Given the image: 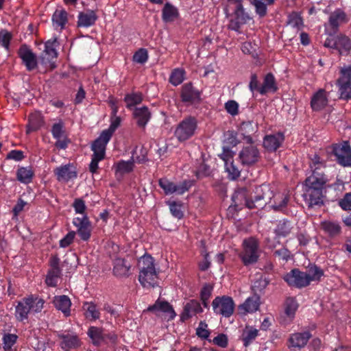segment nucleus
Wrapping results in <instances>:
<instances>
[{"instance_id": "f257e3e1", "label": "nucleus", "mask_w": 351, "mask_h": 351, "mask_svg": "<svg viewBox=\"0 0 351 351\" xmlns=\"http://www.w3.org/2000/svg\"><path fill=\"white\" fill-rule=\"evenodd\" d=\"M273 191L269 184L256 186L250 197L246 188L238 189L232 195V200L237 204L239 202L249 209L263 208L265 205L271 203Z\"/></svg>"}, {"instance_id": "f03ea898", "label": "nucleus", "mask_w": 351, "mask_h": 351, "mask_svg": "<svg viewBox=\"0 0 351 351\" xmlns=\"http://www.w3.org/2000/svg\"><path fill=\"white\" fill-rule=\"evenodd\" d=\"M328 178L307 177L304 181L306 186L304 199L309 208L321 206L324 204L323 191Z\"/></svg>"}, {"instance_id": "7ed1b4c3", "label": "nucleus", "mask_w": 351, "mask_h": 351, "mask_svg": "<svg viewBox=\"0 0 351 351\" xmlns=\"http://www.w3.org/2000/svg\"><path fill=\"white\" fill-rule=\"evenodd\" d=\"M197 129V119L195 117L187 116L176 125L174 136L178 142L184 143L195 135Z\"/></svg>"}, {"instance_id": "20e7f679", "label": "nucleus", "mask_w": 351, "mask_h": 351, "mask_svg": "<svg viewBox=\"0 0 351 351\" xmlns=\"http://www.w3.org/2000/svg\"><path fill=\"white\" fill-rule=\"evenodd\" d=\"M243 250L240 258L245 266L256 263L260 256L259 243L257 239L250 237L243 242Z\"/></svg>"}, {"instance_id": "39448f33", "label": "nucleus", "mask_w": 351, "mask_h": 351, "mask_svg": "<svg viewBox=\"0 0 351 351\" xmlns=\"http://www.w3.org/2000/svg\"><path fill=\"white\" fill-rule=\"evenodd\" d=\"M212 306L215 313L230 317L234 313L235 304L231 297L223 295L216 297Z\"/></svg>"}, {"instance_id": "423d86ee", "label": "nucleus", "mask_w": 351, "mask_h": 351, "mask_svg": "<svg viewBox=\"0 0 351 351\" xmlns=\"http://www.w3.org/2000/svg\"><path fill=\"white\" fill-rule=\"evenodd\" d=\"M348 21L349 19L343 10L336 9L329 16L328 25H325L326 31L329 36H333L338 32L339 27Z\"/></svg>"}, {"instance_id": "0eeeda50", "label": "nucleus", "mask_w": 351, "mask_h": 351, "mask_svg": "<svg viewBox=\"0 0 351 351\" xmlns=\"http://www.w3.org/2000/svg\"><path fill=\"white\" fill-rule=\"evenodd\" d=\"M260 157L258 148L252 144L243 147L239 154L241 162L245 166H252L256 163Z\"/></svg>"}, {"instance_id": "6e6552de", "label": "nucleus", "mask_w": 351, "mask_h": 351, "mask_svg": "<svg viewBox=\"0 0 351 351\" xmlns=\"http://www.w3.org/2000/svg\"><path fill=\"white\" fill-rule=\"evenodd\" d=\"M18 55L27 71H32L37 68V56L27 45H21L19 49Z\"/></svg>"}, {"instance_id": "1a4fd4ad", "label": "nucleus", "mask_w": 351, "mask_h": 351, "mask_svg": "<svg viewBox=\"0 0 351 351\" xmlns=\"http://www.w3.org/2000/svg\"><path fill=\"white\" fill-rule=\"evenodd\" d=\"M107 144L99 141L96 139L91 146V149L93 152L92 160L89 165V170L91 173H95L98 169V163L102 160L105 157V152Z\"/></svg>"}, {"instance_id": "9d476101", "label": "nucleus", "mask_w": 351, "mask_h": 351, "mask_svg": "<svg viewBox=\"0 0 351 351\" xmlns=\"http://www.w3.org/2000/svg\"><path fill=\"white\" fill-rule=\"evenodd\" d=\"M283 279L289 286L299 289L308 285L306 273L298 269H292L284 276Z\"/></svg>"}, {"instance_id": "9b49d317", "label": "nucleus", "mask_w": 351, "mask_h": 351, "mask_svg": "<svg viewBox=\"0 0 351 351\" xmlns=\"http://www.w3.org/2000/svg\"><path fill=\"white\" fill-rule=\"evenodd\" d=\"M159 186L163 189L166 195H170L176 193L178 195H182L189 189V182L184 181L180 184H176L168 179L163 178L158 181Z\"/></svg>"}, {"instance_id": "f8f14e48", "label": "nucleus", "mask_w": 351, "mask_h": 351, "mask_svg": "<svg viewBox=\"0 0 351 351\" xmlns=\"http://www.w3.org/2000/svg\"><path fill=\"white\" fill-rule=\"evenodd\" d=\"M333 153L338 162L343 166L351 165V148L348 142L335 145L333 147Z\"/></svg>"}, {"instance_id": "ddd939ff", "label": "nucleus", "mask_w": 351, "mask_h": 351, "mask_svg": "<svg viewBox=\"0 0 351 351\" xmlns=\"http://www.w3.org/2000/svg\"><path fill=\"white\" fill-rule=\"evenodd\" d=\"M147 311L152 312L156 315L159 313H163L168 316V320H172L176 316L172 305L168 302L160 299H158L153 305L149 306Z\"/></svg>"}, {"instance_id": "4468645a", "label": "nucleus", "mask_w": 351, "mask_h": 351, "mask_svg": "<svg viewBox=\"0 0 351 351\" xmlns=\"http://www.w3.org/2000/svg\"><path fill=\"white\" fill-rule=\"evenodd\" d=\"M311 162L309 167L311 171V175L308 177H314L315 178H327L324 173L326 168V161L319 155L315 154L310 158Z\"/></svg>"}, {"instance_id": "2eb2a0df", "label": "nucleus", "mask_w": 351, "mask_h": 351, "mask_svg": "<svg viewBox=\"0 0 351 351\" xmlns=\"http://www.w3.org/2000/svg\"><path fill=\"white\" fill-rule=\"evenodd\" d=\"M73 225L77 228V232L83 241H88L91 235V225L86 215L76 217L73 219Z\"/></svg>"}, {"instance_id": "dca6fc26", "label": "nucleus", "mask_w": 351, "mask_h": 351, "mask_svg": "<svg viewBox=\"0 0 351 351\" xmlns=\"http://www.w3.org/2000/svg\"><path fill=\"white\" fill-rule=\"evenodd\" d=\"M53 173L59 182H68L77 176L75 167L70 163L56 167Z\"/></svg>"}, {"instance_id": "f3484780", "label": "nucleus", "mask_w": 351, "mask_h": 351, "mask_svg": "<svg viewBox=\"0 0 351 351\" xmlns=\"http://www.w3.org/2000/svg\"><path fill=\"white\" fill-rule=\"evenodd\" d=\"M58 337L61 340L60 346L64 351H69L80 346V340L76 334L61 333L58 335Z\"/></svg>"}, {"instance_id": "a211bd4d", "label": "nucleus", "mask_w": 351, "mask_h": 351, "mask_svg": "<svg viewBox=\"0 0 351 351\" xmlns=\"http://www.w3.org/2000/svg\"><path fill=\"white\" fill-rule=\"evenodd\" d=\"M202 311L203 309L200 303L196 300H191L184 304L183 311L180 314V320L184 322Z\"/></svg>"}, {"instance_id": "6ab92c4d", "label": "nucleus", "mask_w": 351, "mask_h": 351, "mask_svg": "<svg viewBox=\"0 0 351 351\" xmlns=\"http://www.w3.org/2000/svg\"><path fill=\"white\" fill-rule=\"evenodd\" d=\"M250 20V17L248 13L243 8L232 16L228 25V29L239 32L241 27Z\"/></svg>"}, {"instance_id": "aec40b11", "label": "nucleus", "mask_w": 351, "mask_h": 351, "mask_svg": "<svg viewBox=\"0 0 351 351\" xmlns=\"http://www.w3.org/2000/svg\"><path fill=\"white\" fill-rule=\"evenodd\" d=\"M285 140V136L281 132L266 135L263 138V146L269 152L276 151Z\"/></svg>"}, {"instance_id": "412c9836", "label": "nucleus", "mask_w": 351, "mask_h": 351, "mask_svg": "<svg viewBox=\"0 0 351 351\" xmlns=\"http://www.w3.org/2000/svg\"><path fill=\"white\" fill-rule=\"evenodd\" d=\"M181 99L183 102L193 104L200 100V93L195 89L191 83H187L182 86Z\"/></svg>"}, {"instance_id": "4be33fe9", "label": "nucleus", "mask_w": 351, "mask_h": 351, "mask_svg": "<svg viewBox=\"0 0 351 351\" xmlns=\"http://www.w3.org/2000/svg\"><path fill=\"white\" fill-rule=\"evenodd\" d=\"M328 100L324 89H319L312 97L311 106L314 111H320L328 104Z\"/></svg>"}, {"instance_id": "5701e85b", "label": "nucleus", "mask_w": 351, "mask_h": 351, "mask_svg": "<svg viewBox=\"0 0 351 351\" xmlns=\"http://www.w3.org/2000/svg\"><path fill=\"white\" fill-rule=\"evenodd\" d=\"M133 117L139 128H145L151 119V112L146 106L136 108L133 112Z\"/></svg>"}, {"instance_id": "b1692460", "label": "nucleus", "mask_w": 351, "mask_h": 351, "mask_svg": "<svg viewBox=\"0 0 351 351\" xmlns=\"http://www.w3.org/2000/svg\"><path fill=\"white\" fill-rule=\"evenodd\" d=\"M320 228L330 238H335L341 233V227L339 222L326 220L320 223Z\"/></svg>"}, {"instance_id": "393cba45", "label": "nucleus", "mask_w": 351, "mask_h": 351, "mask_svg": "<svg viewBox=\"0 0 351 351\" xmlns=\"http://www.w3.org/2000/svg\"><path fill=\"white\" fill-rule=\"evenodd\" d=\"M120 123L121 118L117 116V114L115 115V117L112 115L111 123L110 125V127L108 128V129L104 130L97 139L105 144H108L113 133L117 130V128L120 125Z\"/></svg>"}, {"instance_id": "a878e982", "label": "nucleus", "mask_w": 351, "mask_h": 351, "mask_svg": "<svg viewBox=\"0 0 351 351\" xmlns=\"http://www.w3.org/2000/svg\"><path fill=\"white\" fill-rule=\"evenodd\" d=\"M260 305V298L258 295H254L248 298L243 304L239 306L240 313L245 315L256 311Z\"/></svg>"}, {"instance_id": "bb28decb", "label": "nucleus", "mask_w": 351, "mask_h": 351, "mask_svg": "<svg viewBox=\"0 0 351 351\" xmlns=\"http://www.w3.org/2000/svg\"><path fill=\"white\" fill-rule=\"evenodd\" d=\"M113 274L119 278L128 277L129 276L131 265L127 261L121 258H117L113 262Z\"/></svg>"}, {"instance_id": "cd10ccee", "label": "nucleus", "mask_w": 351, "mask_h": 351, "mask_svg": "<svg viewBox=\"0 0 351 351\" xmlns=\"http://www.w3.org/2000/svg\"><path fill=\"white\" fill-rule=\"evenodd\" d=\"M311 337V334L309 332L294 333L289 339V346L302 348L306 345Z\"/></svg>"}, {"instance_id": "c85d7f7f", "label": "nucleus", "mask_w": 351, "mask_h": 351, "mask_svg": "<svg viewBox=\"0 0 351 351\" xmlns=\"http://www.w3.org/2000/svg\"><path fill=\"white\" fill-rule=\"evenodd\" d=\"M97 19V16L93 10L80 12L78 15L77 26L88 27L93 25Z\"/></svg>"}, {"instance_id": "c756f323", "label": "nucleus", "mask_w": 351, "mask_h": 351, "mask_svg": "<svg viewBox=\"0 0 351 351\" xmlns=\"http://www.w3.org/2000/svg\"><path fill=\"white\" fill-rule=\"evenodd\" d=\"M158 273L156 271L139 273L138 280L143 287H154L158 285Z\"/></svg>"}, {"instance_id": "7c9ffc66", "label": "nucleus", "mask_w": 351, "mask_h": 351, "mask_svg": "<svg viewBox=\"0 0 351 351\" xmlns=\"http://www.w3.org/2000/svg\"><path fill=\"white\" fill-rule=\"evenodd\" d=\"M52 21L56 29H63L68 22V14L66 10H56L52 16Z\"/></svg>"}, {"instance_id": "2f4dec72", "label": "nucleus", "mask_w": 351, "mask_h": 351, "mask_svg": "<svg viewBox=\"0 0 351 351\" xmlns=\"http://www.w3.org/2000/svg\"><path fill=\"white\" fill-rule=\"evenodd\" d=\"M53 303L56 308L61 311L66 317L70 315L71 302L68 296L64 295L56 296L54 298Z\"/></svg>"}, {"instance_id": "473e14b6", "label": "nucleus", "mask_w": 351, "mask_h": 351, "mask_svg": "<svg viewBox=\"0 0 351 351\" xmlns=\"http://www.w3.org/2000/svg\"><path fill=\"white\" fill-rule=\"evenodd\" d=\"M44 123L43 117L38 112L31 113L29 116V123L27 125V133L39 130Z\"/></svg>"}, {"instance_id": "72a5a7b5", "label": "nucleus", "mask_w": 351, "mask_h": 351, "mask_svg": "<svg viewBox=\"0 0 351 351\" xmlns=\"http://www.w3.org/2000/svg\"><path fill=\"white\" fill-rule=\"evenodd\" d=\"M87 335L91 339L93 345L98 346L104 342V331L103 328L97 326H90Z\"/></svg>"}, {"instance_id": "f704fd0d", "label": "nucleus", "mask_w": 351, "mask_h": 351, "mask_svg": "<svg viewBox=\"0 0 351 351\" xmlns=\"http://www.w3.org/2000/svg\"><path fill=\"white\" fill-rule=\"evenodd\" d=\"M277 89L278 87L276 86L275 77L273 74L269 73L265 75L262 86L258 88V92L261 95H265L267 92L274 93Z\"/></svg>"}, {"instance_id": "c9c22d12", "label": "nucleus", "mask_w": 351, "mask_h": 351, "mask_svg": "<svg viewBox=\"0 0 351 351\" xmlns=\"http://www.w3.org/2000/svg\"><path fill=\"white\" fill-rule=\"evenodd\" d=\"M337 50L340 55L349 54L351 51V40L344 34L337 36Z\"/></svg>"}, {"instance_id": "e433bc0d", "label": "nucleus", "mask_w": 351, "mask_h": 351, "mask_svg": "<svg viewBox=\"0 0 351 351\" xmlns=\"http://www.w3.org/2000/svg\"><path fill=\"white\" fill-rule=\"evenodd\" d=\"M288 202L289 196L287 195L278 193L273 195L271 203L269 204L275 211H280L287 206Z\"/></svg>"}, {"instance_id": "4c0bfd02", "label": "nucleus", "mask_w": 351, "mask_h": 351, "mask_svg": "<svg viewBox=\"0 0 351 351\" xmlns=\"http://www.w3.org/2000/svg\"><path fill=\"white\" fill-rule=\"evenodd\" d=\"M258 334V330L252 326H246L243 329L241 339L245 347L250 345L254 340L256 338Z\"/></svg>"}, {"instance_id": "58836bf2", "label": "nucleus", "mask_w": 351, "mask_h": 351, "mask_svg": "<svg viewBox=\"0 0 351 351\" xmlns=\"http://www.w3.org/2000/svg\"><path fill=\"white\" fill-rule=\"evenodd\" d=\"M255 132L254 124L251 121L243 122L239 128V132L249 144L253 143L252 135Z\"/></svg>"}, {"instance_id": "ea45409f", "label": "nucleus", "mask_w": 351, "mask_h": 351, "mask_svg": "<svg viewBox=\"0 0 351 351\" xmlns=\"http://www.w3.org/2000/svg\"><path fill=\"white\" fill-rule=\"evenodd\" d=\"M138 267L139 273L156 271L154 260L150 255H145L142 256L139 260Z\"/></svg>"}, {"instance_id": "a19ab883", "label": "nucleus", "mask_w": 351, "mask_h": 351, "mask_svg": "<svg viewBox=\"0 0 351 351\" xmlns=\"http://www.w3.org/2000/svg\"><path fill=\"white\" fill-rule=\"evenodd\" d=\"M29 301L27 298H24L16 306V317L20 321L27 319L28 313L31 312V306H29V303H28Z\"/></svg>"}, {"instance_id": "79ce46f5", "label": "nucleus", "mask_w": 351, "mask_h": 351, "mask_svg": "<svg viewBox=\"0 0 351 351\" xmlns=\"http://www.w3.org/2000/svg\"><path fill=\"white\" fill-rule=\"evenodd\" d=\"M178 9L169 3H165L162 13L163 21L168 23L173 21L178 16Z\"/></svg>"}, {"instance_id": "37998d69", "label": "nucleus", "mask_w": 351, "mask_h": 351, "mask_svg": "<svg viewBox=\"0 0 351 351\" xmlns=\"http://www.w3.org/2000/svg\"><path fill=\"white\" fill-rule=\"evenodd\" d=\"M293 228V226L291 221L283 219L278 222L275 229V232L279 237H285L291 234Z\"/></svg>"}, {"instance_id": "c03bdc74", "label": "nucleus", "mask_w": 351, "mask_h": 351, "mask_svg": "<svg viewBox=\"0 0 351 351\" xmlns=\"http://www.w3.org/2000/svg\"><path fill=\"white\" fill-rule=\"evenodd\" d=\"M243 8V0H227L224 12L227 16H232Z\"/></svg>"}, {"instance_id": "a18cd8bd", "label": "nucleus", "mask_w": 351, "mask_h": 351, "mask_svg": "<svg viewBox=\"0 0 351 351\" xmlns=\"http://www.w3.org/2000/svg\"><path fill=\"white\" fill-rule=\"evenodd\" d=\"M85 311V317L90 320H96L99 318L100 313L96 305L93 302H85L83 305Z\"/></svg>"}, {"instance_id": "49530a36", "label": "nucleus", "mask_w": 351, "mask_h": 351, "mask_svg": "<svg viewBox=\"0 0 351 351\" xmlns=\"http://www.w3.org/2000/svg\"><path fill=\"white\" fill-rule=\"evenodd\" d=\"M307 276L308 284L311 281H319L324 276V271L317 265H311L308 268L307 272H305Z\"/></svg>"}, {"instance_id": "de8ad7c7", "label": "nucleus", "mask_w": 351, "mask_h": 351, "mask_svg": "<svg viewBox=\"0 0 351 351\" xmlns=\"http://www.w3.org/2000/svg\"><path fill=\"white\" fill-rule=\"evenodd\" d=\"M34 176V172L28 167H20L16 172L17 180L25 184H28L32 182Z\"/></svg>"}, {"instance_id": "09e8293b", "label": "nucleus", "mask_w": 351, "mask_h": 351, "mask_svg": "<svg viewBox=\"0 0 351 351\" xmlns=\"http://www.w3.org/2000/svg\"><path fill=\"white\" fill-rule=\"evenodd\" d=\"M134 160L125 161L121 160L118 162L115 165V173H120L121 175L128 173L131 172L134 169Z\"/></svg>"}, {"instance_id": "8fccbe9b", "label": "nucleus", "mask_w": 351, "mask_h": 351, "mask_svg": "<svg viewBox=\"0 0 351 351\" xmlns=\"http://www.w3.org/2000/svg\"><path fill=\"white\" fill-rule=\"evenodd\" d=\"M61 276L60 268H50L48 271L45 282L50 287H56L58 283V278Z\"/></svg>"}, {"instance_id": "3c124183", "label": "nucleus", "mask_w": 351, "mask_h": 351, "mask_svg": "<svg viewBox=\"0 0 351 351\" xmlns=\"http://www.w3.org/2000/svg\"><path fill=\"white\" fill-rule=\"evenodd\" d=\"M143 101V95L141 93H132L127 94L124 97L126 107L130 109L132 107L139 104Z\"/></svg>"}, {"instance_id": "603ef678", "label": "nucleus", "mask_w": 351, "mask_h": 351, "mask_svg": "<svg viewBox=\"0 0 351 351\" xmlns=\"http://www.w3.org/2000/svg\"><path fill=\"white\" fill-rule=\"evenodd\" d=\"M287 24L298 29H301L303 27V20L298 12H292L287 16Z\"/></svg>"}, {"instance_id": "864d4df0", "label": "nucleus", "mask_w": 351, "mask_h": 351, "mask_svg": "<svg viewBox=\"0 0 351 351\" xmlns=\"http://www.w3.org/2000/svg\"><path fill=\"white\" fill-rule=\"evenodd\" d=\"M337 84H351V65L341 68Z\"/></svg>"}, {"instance_id": "5fc2aeb1", "label": "nucleus", "mask_w": 351, "mask_h": 351, "mask_svg": "<svg viewBox=\"0 0 351 351\" xmlns=\"http://www.w3.org/2000/svg\"><path fill=\"white\" fill-rule=\"evenodd\" d=\"M184 74L185 72L183 69H174L171 73L169 82L173 86H178L180 84L184 79Z\"/></svg>"}, {"instance_id": "6e6d98bb", "label": "nucleus", "mask_w": 351, "mask_h": 351, "mask_svg": "<svg viewBox=\"0 0 351 351\" xmlns=\"http://www.w3.org/2000/svg\"><path fill=\"white\" fill-rule=\"evenodd\" d=\"M298 304L296 300L293 298H288L285 304V312L287 315L292 317L294 315Z\"/></svg>"}, {"instance_id": "4d7b16f0", "label": "nucleus", "mask_w": 351, "mask_h": 351, "mask_svg": "<svg viewBox=\"0 0 351 351\" xmlns=\"http://www.w3.org/2000/svg\"><path fill=\"white\" fill-rule=\"evenodd\" d=\"M225 168L230 180H236L240 176L241 171L234 164V161H230V162L226 164Z\"/></svg>"}, {"instance_id": "13d9d810", "label": "nucleus", "mask_w": 351, "mask_h": 351, "mask_svg": "<svg viewBox=\"0 0 351 351\" xmlns=\"http://www.w3.org/2000/svg\"><path fill=\"white\" fill-rule=\"evenodd\" d=\"M57 43V39L54 38L47 41L45 43L44 52L51 58L57 57L58 53L56 49Z\"/></svg>"}, {"instance_id": "bf43d9fd", "label": "nucleus", "mask_w": 351, "mask_h": 351, "mask_svg": "<svg viewBox=\"0 0 351 351\" xmlns=\"http://www.w3.org/2000/svg\"><path fill=\"white\" fill-rule=\"evenodd\" d=\"M168 204L169 206L171 213L173 217L178 219H180L183 217L184 213L182 210V204L181 203L169 202Z\"/></svg>"}, {"instance_id": "052dcab7", "label": "nucleus", "mask_w": 351, "mask_h": 351, "mask_svg": "<svg viewBox=\"0 0 351 351\" xmlns=\"http://www.w3.org/2000/svg\"><path fill=\"white\" fill-rule=\"evenodd\" d=\"M341 99H351V84H337Z\"/></svg>"}, {"instance_id": "680f3d73", "label": "nucleus", "mask_w": 351, "mask_h": 351, "mask_svg": "<svg viewBox=\"0 0 351 351\" xmlns=\"http://www.w3.org/2000/svg\"><path fill=\"white\" fill-rule=\"evenodd\" d=\"M147 152L145 147H141L139 150L136 147L133 152L132 159L134 162L143 163L147 160Z\"/></svg>"}, {"instance_id": "e2e57ef3", "label": "nucleus", "mask_w": 351, "mask_h": 351, "mask_svg": "<svg viewBox=\"0 0 351 351\" xmlns=\"http://www.w3.org/2000/svg\"><path fill=\"white\" fill-rule=\"evenodd\" d=\"M27 300H30L28 303H29V306H31V312L38 313L41 311L44 305V300L41 298H27Z\"/></svg>"}, {"instance_id": "0e129e2a", "label": "nucleus", "mask_w": 351, "mask_h": 351, "mask_svg": "<svg viewBox=\"0 0 351 351\" xmlns=\"http://www.w3.org/2000/svg\"><path fill=\"white\" fill-rule=\"evenodd\" d=\"M12 38V35L10 32L5 29L0 31V45L7 50L9 49Z\"/></svg>"}, {"instance_id": "69168bd1", "label": "nucleus", "mask_w": 351, "mask_h": 351, "mask_svg": "<svg viewBox=\"0 0 351 351\" xmlns=\"http://www.w3.org/2000/svg\"><path fill=\"white\" fill-rule=\"evenodd\" d=\"M148 59L147 51L145 49H138L133 56V60L135 62L143 64L147 62Z\"/></svg>"}, {"instance_id": "338daca9", "label": "nucleus", "mask_w": 351, "mask_h": 351, "mask_svg": "<svg viewBox=\"0 0 351 351\" xmlns=\"http://www.w3.org/2000/svg\"><path fill=\"white\" fill-rule=\"evenodd\" d=\"M208 325L205 322H200L196 329V335L204 339H208L210 335V331L207 329Z\"/></svg>"}, {"instance_id": "774afa93", "label": "nucleus", "mask_w": 351, "mask_h": 351, "mask_svg": "<svg viewBox=\"0 0 351 351\" xmlns=\"http://www.w3.org/2000/svg\"><path fill=\"white\" fill-rule=\"evenodd\" d=\"M341 208L344 210H351V193H347L339 202Z\"/></svg>"}]
</instances>
